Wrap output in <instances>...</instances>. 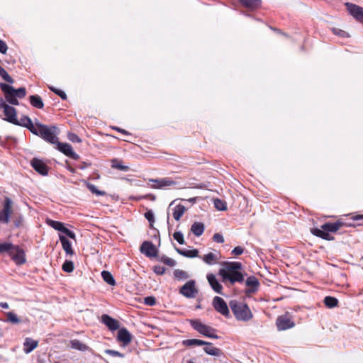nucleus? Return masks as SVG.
<instances>
[{
  "mask_svg": "<svg viewBox=\"0 0 363 363\" xmlns=\"http://www.w3.org/2000/svg\"><path fill=\"white\" fill-rule=\"evenodd\" d=\"M345 224L338 220L335 223H326L321 226V229L312 228L311 232L313 235L326 240H333L334 238L328 232L335 233Z\"/></svg>",
  "mask_w": 363,
  "mask_h": 363,
  "instance_id": "f257e3e1",
  "label": "nucleus"
},
{
  "mask_svg": "<svg viewBox=\"0 0 363 363\" xmlns=\"http://www.w3.org/2000/svg\"><path fill=\"white\" fill-rule=\"evenodd\" d=\"M229 305L237 320L246 322L252 318L253 315L247 304L232 300Z\"/></svg>",
  "mask_w": 363,
  "mask_h": 363,
  "instance_id": "f03ea898",
  "label": "nucleus"
},
{
  "mask_svg": "<svg viewBox=\"0 0 363 363\" xmlns=\"http://www.w3.org/2000/svg\"><path fill=\"white\" fill-rule=\"evenodd\" d=\"M56 131L57 128L55 126H48L40 123H35V128L33 131V133L40 135L45 140L48 141L52 144H55L57 140Z\"/></svg>",
  "mask_w": 363,
  "mask_h": 363,
  "instance_id": "7ed1b4c3",
  "label": "nucleus"
},
{
  "mask_svg": "<svg viewBox=\"0 0 363 363\" xmlns=\"http://www.w3.org/2000/svg\"><path fill=\"white\" fill-rule=\"evenodd\" d=\"M190 323L192 328L200 334L210 338H218L215 328L201 323L199 320H191Z\"/></svg>",
  "mask_w": 363,
  "mask_h": 363,
  "instance_id": "20e7f679",
  "label": "nucleus"
},
{
  "mask_svg": "<svg viewBox=\"0 0 363 363\" xmlns=\"http://www.w3.org/2000/svg\"><path fill=\"white\" fill-rule=\"evenodd\" d=\"M12 201L6 197L4 199L3 209L0 211V223L6 224L9 222V218L12 213Z\"/></svg>",
  "mask_w": 363,
  "mask_h": 363,
  "instance_id": "39448f33",
  "label": "nucleus"
},
{
  "mask_svg": "<svg viewBox=\"0 0 363 363\" xmlns=\"http://www.w3.org/2000/svg\"><path fill=\"white\" fill-rule=\"evenodd\" d=\"M219 275L222 277L223 281L228 280L231 284L244 281V276L239 271L225 272L224 270H219Z\"/></svg>",
  "mask_w": 363,
  "mask_h": 363,
  "instance_id": "423d86ee",
  "label": "nucleus"
},
{
  "mask_svg": "<svg viewBox=\"0 0 363 363\" xmlns=\"http://www.w3.org/2000/svg\"><path fill=\"white\" fill-rule=\"evenodd\" d=\"M179 292L181 294H182L186 298H194L198 294V290L195 287V281L190 280L187 281L184 285H183L181 287Z\"/></svg>",
  "mask_w": 363,
  "mask_h": 363,
  "instance_id": "0eeeda50",
  "label": "nucleus"
},
{
  "mask_svg": "<svg viewBox=\"0 0 363 363\" xmlns=\"http://www.w3.org/2000/svg\"><path fill=\"white\" fill-rule=\"evenodd\" d=\"M213 306L216 311L225 317H228L230 311L225 301L219 296H215L213 299Z\"/></svg>",
  "mask_w": 363,
  "mask_h": 363,
  "instance_id": "6e6552de",
  "label": "nucleus"
},
{
  "mask_svg": "<svg viewBox=\"0 0 363 363\" xmlns=\"http://www.w3.org/2000/svg\"><path fill=\"white\" fill-rule=\"evenodd\" d=\"M0 87L5 95L6 100L12 105H18L19 102L17 99L18 97L15 96L11 91H13V87L5 84L0 83Z\"/></svg>",
  "mask_w": 363,
  "mask_h": 363,
  "instance_id": "1a4fd4ad",
  "label": "nucleus"
},
{
  "mask_svg": "<svg viewBox=\"0 0 363 363\" xmlns=\"http://www.w3.org/2000/svg\"><path fill=\"white\" fill-rule=\"evenodd\" d=\"M47 223L52 228H53L55 230H57L58 231H60L63 233H65L67 236L70 238L71 239L75 240L76 235L74 232L69 230L68 228L64 226V224L61 222L52 220H48Z\"/></svg>",
  "mask_w": 363,
  "mask_h": 363,
  "instance_id": "9d476101",
  "label": "nucleus"
},
{
  "mask_svg": "<svg viewBox=\"0 0 363 363\" xmlns=\"http://www.w3.org/2000/svg\"><path fill=\"white\" fill-rule=\"evenodd\" d=\"M9 255L17 264H22L26 262L24 252L18 246H12Z\"/></svg>",
  "mask_w": 363,
  "mask_h": 363,
  "instance_id": "9b49d317",
  "label": "nucleus"
},
{
  "mask_svg": "<svg viewBox=\"0 0 363 363\" xmlns=\"http://www.w3.org/2000/svg\"><path fill=\"white\" fill-rule=\"evenodd\" d=\"M140 251L148 257H155L157 255L156 247L150 241L143 242L140 245Z\"/></svg>",
  "mask_w": 363,
  "mask_h": 363,
  "instance_id": "f8f14e48",
  "label": "nucleus"
},
{
  "mask_svg": "<svg viewBox=\"0 0 363 363\" xmlns=\"http://www.w3.org/2000/svg\"><path fill=\"white\" fill-rule=\"evenodd\" d=\"M149 182L154 183V184L151 186V188L153 189H163L165 187L174 186L176 184V182L168 177L155 179H150Z\"/></svg>",
  "mask_w": 363,
  "mask_h": 363,
  "instance_id": "ddd939ff",
  "label": "nucleus"
},
{
  "mask_svg": "<svg viewBox=\"0 0 363 363\" xmlns=\"http://www.w3.org/2000/svg\"><path fill=\"white\" fill-rule=\"evenodd\" d=\"M276 325L278 330H285L294 326V323L287 315H280L277 318Z\"/></svg>",
  "mask_w": 363,
  "mask_h": 363,
  "instance_id": "4468645a",
  "label": "nucleus"
},
{
  "mask_svg": "<svg viewBox=\"0 0 363 363\" xmlns=\"http://www.w3.org/2000/svg\"><path fill=\"white\" fill-rule=\"evenodd\" d=\"M55 144L57 145V149L66 156H68L73 160H78L79 158V156L73 151L72 147L69 144L59 143L57 141Z\"/></svg>",
  "mask_w": 363,
  "mask_h": 363,
  "instance_id": "2eb2a0df",
  "label": "nucleus"
},
{
  "mask_svg": "<svg viewBox=\"0 0 363 363\" xmlns=\"http://www.w3.org/2000/svg\"><path fill=\"white\" fill-rule=\"evenodd\" d=\"M350 13L359 21H363V8L353 4L346 3Z\"/></svg>",
  "mask_w": 363,
  "mask_h": 363,
  "instance_id": "dca6fc26",
  "label": "nucleus"
},
{
  "mask_svg": "<svg viewBox=\"0 0 363 363\" xmlns=\"http://www.w3.org/2000/svg\"><path fill=\"white\" fill-rule=\"evenodd\" d=\"M245 285L247 287L245 290V293L250 294L255 293L258 290L259 282L255 277L251 276L247 279Z\"/></svg>",
  "mask_w": 363,
  "mask_h": 363,
  "instance_id": "f3484780",
  "label": "nucleus"
},
{
  "mask_svg": "<svg viewBox=\"0 0 363 363\" xmlns=\"http://www.w3.org/2000/svg\"><path fill=\"white\" fill-rule=\"evenodd\" d=\"M30 164L41 175L45 176L48 174V167L42 160L33 158L30 161Z\"/></svg>",
  "mask_w": 363,
  "mask_h": 363,
  "instance_id": "a211bd4d",
  "label": "nucleus"
},
{
  "mask_svg": "<svg viewBox=\"0 0 363 363\" xmlns=\"http://www.w3.org/2000/svg\"><path fill=\"white\" fill-rule=\"evenodd\" d=\"M4 113L6 116L5 120L13 124H18V120L16 118V110L12 106H6Z\"/></svg>",
  "mask_w": 363,
  "mask_h": 363,
  "instance_id": "6ab92c4d",
  "label": "nucleus"
},
{
  "mask_svg": "<svg viewBox=\"0 0 363 363\" xmlns=\"http://www.w3.org/2000/svg\"><path fill=\"white\" fill-rule=\"evenodd\" d=\"M117 339L123 345H127L131 342L132 335L126 328H123L118 330Z\"/></svg>",
  "mask_w": 363,
  "mask_h": 363,
  "instance_id": "aec40b11",
  "label": "nucleus"
},
{
  "mask_svg": "<svg viewBox=\"0 0 363 363\" xmlns=\"http://www.w3.org/2000/svg\"><path fill=\"white\" fill-rule=\"evenodd\" d=\"M102 322L111 330H116L119 328V323L118 320L112 318L108 315H103L101 316Z\"/></svg>",
  "mask_w": 363,
  "mask_h": 363,
  "instance_id": "412c9836",
  "label": "nucleus"
},
{
  "mask_svg": "<svg viewBox=\"0 0 363 363\" xmlns=\"http://www.w3.org/2000/svg\"><path fill=\"white\" fill-rule=\"evenodd\" d=\"M207 279L208 283L210 284L212 289L218 294H223L222 285L218 281L216 277L213 274H209L207 275Z\"/></svg>",
  "mask_w": 363,
  "mask_h": 363,
  "instance_id": "4be33fe9",
  "label": "nucleus"
},
{
  "mask_svg": "<svg viewBox=\"0 0 363 363\" xmlns=\"http://www.w3.org/2000/svg\"><path fill=\"white\" fill-rule=\"evenodd\" d=\"M38 346V341L34 340L30 337H26L23 342V351L26 354H29Z\"/></svg>",
  "mask_w": 363,
  "mask_h": 363,
  "instance_id": "5701e85b",
  "label": "nucleus"
},
{
  "mask_svg": "<svg viewBox=\"0 0 363 363\" xmlns=\"http://www.w3.org/2000/svg\"><path fill=\"white\" fill-rule=\"evenodd\" d=\"M59 238L62 243V248L66 252V254L71 256L73 255L74 252L72 248V245L70 242L65 236L62 235H60Z\"/></svg>",
  "mask_w": 363,
  "mask_h": 363,
  "instance_id": "b1692460",
  "label": "nucleus"
},
{
  "mask_svg": "<svg viewBox=\"0 0 363 363\" xmlns=\"http://www.w3.org/2000/svg\"><path fill=\"white\" fill-rule=\"evenodd\" d=\"M224 266L225 267L220 269V270H224L225 272H238L239 269H242V264L237 262H225Z\"/></svg>",
  "mask_w": 363,
  "mask_h": 363,
  "instance_id": "393cba45",
  "label": "nucleus"
},
{
  "mask_svg": "<svg viewBox=\"0 0 363 363\" xmlns=\"http://www.w3.org/2000/svg\"><path fill=\"white\" fill-rule=\"evenodd\" d=\"M205 346L206 347L203 348V350L209 355L218 357L222 354L221 350L219 348L213 347L211 342H206V345H205Z\"/></svg>",
  "mask_w": 363,
  "mask_h": 363,
  "instance_id": "a878e982",
  "label": "nucleus"
},
{
  "mask_svg": "<svg viewBox=\"0 0 363 363\" xmlns=\"http://www.w3.org/2000/svg\"><path fill=\"white\" fill-rule=\"evenodd\" d=\"M17 125H21L29 129L32 133L35 130V125H34L31 119L28 116H23L21 118L20 121H18V123Z\"/></svg>",
  "mask_w": 363,
  "mask_h": 363,
  "instance_id": "bb28decb",
  "label": "nucleus"
},
{
  "mask_svg": "<svg viewBox=\"0 0 363 363\" xmlns=\"http://www.w3.org/2000/svg\"><path fill=\"white\" fill-rule=\"evenodd\" d=\"M175 250L179 255H181L184 257H190V258L196 257L198 256V254H199V251L196 249L184 250H182L180 248L176 247Z\"/></svg>",
  "mask_w": 363,
  "mask_h": 363,
  "instance_id": "cd10ccee",
  "label": "nucleus"
},
{
  "mask_svg": "<svg viewBox=\"0 0 363 363\" xmlns=\"http://www.w3.org/2000/svg\"><path fill=\"white\" fill-rule=\"evenodd\" d=\"M191 231L196 236H200L204 231V225L202 223L195 222L191 227Z\"/></svg>",
  "mask_w": 363,
  "mask_h": 363,
  "instance_id": "c85d7f7f",
  "label": "nucleus"
},
{
  "mask_svg": "<svg viewBox=\"0 0 363 363\" xmlns=\"http://www.w3.org/2000/svg\"><path fill=\"white\" fill-rule=\"evenodd\" d=\"M239 1L245 7L255 9L261 5V0H239Z\"/></svg>",
  "mask_w": 363,
  "mask_h": 363,
  "instance_id": "c756f323",
  "label": "nucleus"
},
{
  "mask_svg": "<svg viewBox=\"0 0 363 363\" xmlns=\"http://www.w3.org/2000/svg\"><path fill=\"white\" fill-rule=\"evenodd\" d=\"M186 208L184 206L179 204L176 206L174 208L173 211V217L176 220H179L181 217L183 216L184 212L186 211Z\"/></svg>",
  "mask_w": 363,
  "mask_h": 363,
  "instance_id": "7c9ffc66",
  "label": "nucleus"
},
{
  "mask_svg": "<svg viewBox=\"0 0 363 363\" xmlns=\"http://www.w3.org/2000/svg\"><path fill=\"white\" fill-rule=\"evenodd\" d=\"M30 102L31 105L38 108H43L44 104L42 99L38 95H32L30 96Z\"/></svg>",
  "mask_w": 363,
  "mask_h": 363,
  "instance_id": "2f4dec72",
  "label": "nucleus"
},
{
  "mask_svg": "<svg viewBox=\"0 0 363 363\" xmlns=\"http://www.w3.org/2000/svg\"><path fill=\"white\" fill-rule=\"evenodd\" d=\"M202 259L206 264L212 265L218 262V256L213 252H209L205 255Z\"/></svg>",
  "mask_w": 363,
  "mask_h": 363,
  "instance_id": "473e14b6",
  "label": "nucleus"
},
{
  "mask_svg": "<svg viewBox=\"0 0 363 363\" xmlns=\"http://www.w3.org/2000/svg\"><path fill=\"white\" fill-rule=\"evenodd\" d=\"M101 277L105 282L111 286L116 285V281L113 275L108 271H103L101 272Z\"/></svg>",
  "mask_w": 363,
  "mask_h": 363,
  "instance_id": "72a5a7b5",
  "label": "nucleus"
},
{
  "mask_svg": "<svg viewBox=\"0 0 363 363\" xmlns=\"http://www.w3.org/2000/svg\"><path fill=\"white\" fill-rule=\"evenodd\" d=\"M323 302L325 305L329 308H333L338 305V300L333 296L325 297Z\"/></svg>",
  "mask_w": 363,
  "mask_h": 363,
  "instance_id": "f704fd0d",
  "label": "nucleus"
},
{
  "mask_svg": "<svg viewBox=\"0 0 363 363\" xmlns=\"http://www.w3.org/2000/svg\"><path fill=\"white\" fill-rule=\"evenodd\" d=\"M71 346L72 348L80 350L86 351L88 350V346L78 340H73L71 341Z\"/></svg>",
  "mask_w": 363,
  "mask_h": 363,
  "instance_id": "c9c22d12",
  "label": "nucleus"
},
{
  "mask_svg": "<svg viewBox=\"0 0 363 363\" xmlns=\"http://www.w3.org/2000/svg\"><path fill=\"white\" fill-rule=\"evenodd\" d=\"M188 346H201L206 345V342L199 339H189L184 342Z\"/></svg>",
  "mask_w": 363,
  "mask_h": 363,
  "instance_id": "e433bc0d",
  "label": "nucleus"
},
{
  "mask_svg": "<svg viewBox=\"0 0 363 363\" xmlns=\"http://www.w3.org/2000/svg\"><path fill=\"white\" fill-rule=\"evenodd\" d=\"M7 321L13 324H18L21 323L20 318L13 312L6 313Z\"/></svg>",
  "mask_w": 363,
  "mask_h": 363,
  "instance_id": "4c0bfd02",
  "label": "nucleus"
},
{
  "mask_svg": "<svg viewBox=\"0 0 363 363\" xmlns=\"http://www.w3.org/2000/svg\"><path fill=\"white\" fill-rule=\"evenodd\" d=\"M111 167L115 169H118L121 171L126 172L129 169L128 166L123 165L121 162L117 160H113L111 162Z\"/></svg>",
  "mask_w": 363,
  "mask_h": 363,
  "instance_id": "58836bf2",
  "label": "nucleus"
},
{
  "mask_svg": "<svg viewBox=\"0 0 363 363\" xmlns=\"http://www.w3.org/2000/svg\"><path fill=\"white\" fill-rule=\"evenodd\" d=\"M0 76L7 82L10 84H13L14 80L13 78L8 74V72L0 66Z\"/></svg>",
  "mask_w": 363,
  "mask_h": 363,
  "instance_id": "ea45409f",
  "label": "nucleus"
},
{
  "mask_svg": "<svg viewBox=\"0 0 363 363\" xmlns=\"http://www.w3.org/2000/svg\"><path fill=\"white\" fill-rule=\"evenodd\" d=\"M174 276L177 279H186L189 277L187 273L181 269H176L174 272Z\"/></svg>",
  "mask_w": 363,
  "mask_h": 363,
  "instance_id": "a19ab883",
  "label": "nucleus"
},
{
  "mask_svg": "<svg viewBox=\"0 0 363 363\" xmlns=\"http://www.w3.org/2000/svg\"><path fill=\"white\" fill-rule=\"evenodd\" d=\"M63 271L70 273L74 270V264L72 261L66 260L62 267Z\"/></svg>",
  "mask_w": 363,
  "mask_h": 363,
  "instance_id": "79ce46f5",
  "label": "nucleus"
},
{
  "mask_svg": "<svg viewBox=\"0 0 363 363\" xmlns=\"http://www.w3.org/2000/svg\"><path fill=\"white\" fill-rule=\"evenodd\" d=\"M159 260L170 267H173L176 264V262L173 259L168 257L165 255H162V257H160Z\"/></svg>",
  "mask_w": 363,
  "mask_h": 363,
  "instance_id": "37998d69",
  "label": "nucleus"
},
{
  "mask_svg": "<svg viewBox=\"0 0 363 363\" xmlns=\"http://www.w3.org/2000/svg\"><path fill=\"white\" fill-rule=\"evenodd\" d=\"M86 186L91 193L95 194L97 196H104L106 194L104 191L98 190L96 186L92 184L88 183Z\"/></svg>",
  "mask_w": 363,
  "mask_h": 363,
  "instance_id": "c03bdc74",
  "label": "nucleus"
},
{
  "mask_svg": "<svg viewBox=\"0 0 363 363\" xmlns=\"http://www.w3.org/2000/svg\"><path fill=\"white\" fill-rule=\"evenodd\" d=\"M11 92L15 96L20 99L23 98L26 94V89L24 87H21L18 89H15L13 88V91Z\"/></svg>",
  "mask_w": 363,
  "mask_h": 363,
  "instance_id": "a18cd8bd",
  "label": "nucleus"
},
{
  "mask_svg": "<svg viewBox=\"0 0 363 363\" xmlns=\"http://www.w3.org/2000/svg\"><path fill=\"white\" fill-rule=\"evenodd\" d=\"M13 245L9 242L0 243V252H7L9 254Z\"/></svg>",
  "mask_w": 363,
  "mask_h": 363,
  "instance_id": "49530a36",
  "label": "nucleus"
},
{
  "mask_svg": "<svg viewBox=\"0 0 363 363\" xmlns=\"http://www.w3.org/2000/svg\"><path fill=\"white\" fill-rule=\"evenodd\" d=\"M214 205H215V207L218 210L223 211V210L226 209L225 203L220 199H215Z\"/></svg>",
  "mask_w": 363,
  "mask_h": 363,
  "instance_id": "de8ad7c7",
  "label": "nucleus"
},
{
  "mask_svg": "<svg viewBox=\"0 0 363 363\" xmlns=\"http://www.w3.org/2000/svg\"><path fill=\"white\" fill-rule=\"evenodd\" d=\"M49 89L53 91L54 93H55L56 94H57L63 100H65L67 99V94H65V91L60 90V89H56L53 86H50Z\"/></svg>",
  "mask_w": 363,
  "mask_h": 363,
  "instance_id": "09e8293b",
  "label": "nucleus"
},
{
  "mask_svg": "<svg viewBox=\"0 0 363 363\" xmlns=\"http://www.w3.org/2000/svg\"><path fill=\"white\" fill-rule=\"evenodd\" d=\"M173 238L181 245H183L184 244V236H183V234L179 232V231H177V232H174V234H173Z\"/></svg>",
  "mask_w": 363,
  "mask_h": 363,
  "instance_id": "8fccbe9b",
  "label": "nucleus"
},
{
  "mask_svg": "<svg viewBox=\"0 0 363 363\" xmlns=\"http://www.w3.org/2000/svg\"><path fill=\"white\" fill-rule=\"evenodd\" d=\"M105 353L108 354L112 357H121V358L124 357L123 354H122L118 351L113 350H110V349L106 350Z\"/></svg>",
  "mask_w": 363,
  "mask_h": 363,
  "instance_id": "3c124183",
  "label": "nucleus"
},
{
  "mask_svg": "<svg viewBox=\"0 0 363 363\" xmlns=\"http://www.w3.org/2000/svg\"><path fill=\"white\" fill-rule=\"evenodd\" d=\"M67 138L70 141H72L73 143H81L82 142V140L75 133H69L67 135Z\"/></svg>",
  "mask_w": 363,
  "mask_h": 363,
  "instance_id": "603ef678",
  "label": "nucleus"
},
{
  "mask_svg": "<svg viewBox=\"0 0 363 363\" xmlns=\"http://www.w3.org/2000/svg\"><path fill=\"white\" fill-rule=\"evenodd\" d=\"M333 32L334 34L342 38L349 36V35L345 30H341L340 28H333Z\"/></svg>",
  "mask_w": 363,
  "mask_h": 363,
  "instance_id": "864d4df0",
  "label": "nucleus"
},
{
  "mask_svg": "<svg viewBox=\"0 0 363 363\" xmlns=\"http://www.w3.org/2000/svg\"><path fill=\"white\" fill-rule=\"evenodd\" d=\"M166 269L164 267L157 265L153 267V271L158 275H162L164 274Z\"/></svg>",
  "mask_w": 363,
  "mask_h": 363,
  "instance_id": "5fc2aeb1",
  "label": "nucleus"
},
{
  "mask_svg": "<svg viewBox=\"0 0 363 363\" xmlns=\"http://www.w3.org/2000/svg\"><path fill=\"white\" fill-rule=\"evenodd\" d=\"M145 218L152 224L154 221V213L151 210L147 211L145 213Z\"/></svg>",
  "mask_w": 363,
  "mask_h": 363,
  "instance_id": "6e6d98bb",
  "label": "nucleus"
},
{
  "mask_svg": "<svg viewBox=\"0 0 363 363\" xmlns=\"http://www.w3.org/2000/svg\"><path fill=\"white\" fill-rule=\"evenodd\" d=\"M213 240L218 243H223L224 242L223 236L220 233H215L213 236Z\"/></svg>",
  "mask_w": 363,
  "mask_h": 363,
  "instance_id": "4d7b16f0",
  "label": "nucleus"
},
{
  "mask_svg": "<svg viewBox=\"0 0 363 363\" xmlns=\"http://www.w3.org/2000/svg\"><path fill=\"white\" fill-rule=\"evenodd\" d=\"M155 303V298L152 296H147L145 298V303L147 306H154Z\"/></svg>",
  "mask_w": 363,
  "mask_h": 363,
  "instance_id": "13d9d810",
  "label": "nucleus"
},
{
  "mask_svg": "<svg viewBox=\"0 0 363 363\" xmlns=\"http://www.w3.org/2000/svg\"><path fill=\"white\" fill-rule=\"evenodd\" d=\"M243 252L244 249L240 246H238L233 250L232 254L234 255H240L243 253Z\"/></svg>",
  "mask_w": 363,
  "mask_h": 363,
  "instance_id": "bf43d9fd",
  "label": "nucleus"
},
{
  "mask_svg": "<svg viewBox=\"0 0 363 363\" xmlns=\"http://www.w3.org/2000/svg\"><path fill=\"white\" fill-rule=\"evenodd\" d=\"M8 47L5 42L0 40V52L5 54L7 51Z\"/></svg>",
  "mask_w": 363,
  "mask_h": 363,
  "instance_id": "052dcab7",
  "label": "nucleus"
},
{
  "mask_svg": "<svg viewBox=\"0 0 363 363\" xmlns=\"http://www.w3.org/2000/svg\"><path fill=\"white\" fill-rule=\"evenodd\" d=\"M89 165H90L89 163H86V162H82V164H80L78 167L81 169H84L86 168L87 167H89Z\"/></svg>",
  "mask_w": 363,
  "mask_h": 363,
  "instance_id": "680f3d73",
  "label": "nucleus"
},
{
  "mask_svg": "<svg viewBox=\"0 0 363 363\" xmlns=\"http://www.w3.org/2000/svg\"><path fill=\"white\" fill-rule=\"evenodd\" d=\"M113 128L114 130H117V131L120 132V133H122L123 134L128 135V133L126 130H123V129H121V128H118V127H113Z\"/></svg>",
  "mask_w": 363,
  "mask_h": 363,
  "instance_id": "e2e57ef3",
  "label": "nucleus"
},
{
  "mask_svg": "<svg viewBox=\"0 0 363 363\" xmlns=\"http://www.w3.org/2000/svg\"><path fill=\"white\" fill-rule=\"evenodd\" d=\"M354 220H363V215H358L352 217Z\"/></svg>",
  "mask_w": 363,
  "mask_h": 363,
  "instance_id": "0e129e2a",
  "label": "nucleus"
},
{
  "mask_svg": "<svg viewBox=\"0 0 363 363\" xmlns=\"http://www.w3.org/2000/svg\"><path fill=\"white\" fill-rule=\"evenodd\" d=\"M0 307H1L2 308L8 309L9 308V306L6 302H1Z\"/></svg>",
  "mask_w": 363,
  "mask_h": 363,
  "instance_id": "69168bd1",
  "label": "nucleus"
},
{
  "mask_svg": "<svg viewBox=\"0 0 363 363\" xmlns=\"http://www.w3.org/2000/svg\"><path fill=\"white\" fill-rule=\"evenodd\" d=\"M6 106H10L9 105L6 104L5 101H3L0 104V107L4 108V111L5 110Z\"/></svg>",
  "mask_w": 363,
  "mask_h": 363,
  "instance_id": "338daca9",
  "label": "nucleus"
},
{
  "mask_svg": "<svg viewBox=\"0 0 363 363\" xmlns=\"http://www.w3.org/2000/svg\"><path fill=\"white\" fill-rule=\"evenodd\" d=\"M189 202L194 203L196 201V198H191L188 200Z\"/></svg>",
  "mask_w": 363,
  "mask_h": 363,
  "instance_id": "774afa93",
  "label": "nucleus"
}]
</instances>
